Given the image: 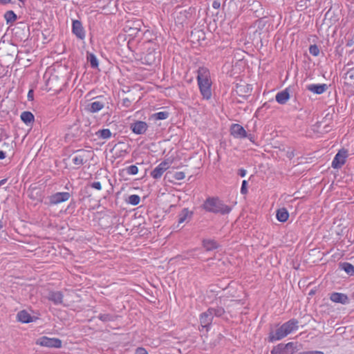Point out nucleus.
Listing matches in <instances>:
<instances>
[{"label":"nucleus","mask_w":354,"mask_h":354,"mask_svg":"<svg viewBox=\"0 0 354 354\" xmlns=\"http://www.w3.org/2000/svg\"><path fill=\"white\" fill-rule=\"evenodd\" d=\"M299 322L296 319H291L283 324L275 332L271 331L268 335V342H274L281 340L295 330L298 329Z\"/></svg>","instance_id":"1"},{"label":"nucleus","mask_w":354,"mask_h":354,"mask_svg":"<svg viewBox=\"0 0 354 354\" xmlns=\"http://www.w3.org/2000/svg\"><path fill=\"white\" fill-rule=\"evenodd\" d=\"M202 207L206 212L222 215L227 214L232 210V207L225 205L218 197L207 198Z\"/></svg>","instance_id":"2"},{"label":"nucleus","mask_w":354,"mask_h":354,"mask_svg":"<svg viewBox=\"0 0 354 354\" xmlns=\"http://www.w3.org/2000/svg\"><path fill=\"white\" fill-rule=\"evenodd\" d=\"M297 350L294 342L287 344L280 343L274 346L270 351L271 354H293Z\"/></svg>","instance_id":"3"},{"label":"nucleus","mask_w":354,"mask_h":354,"mask_svg":"<svg viewBox=\"0 0 354 354\" xmlns=\"http://www.w3.org/2000/svg\"><path fill=\"white\" fill-rule=\"evenodd\" d=\"M36 344L48 348H59L62 347V340L58 338H50L43 336L36 341Z\"/></svg>","instance_id":"4"},{"label":"nucleus","mask_w":354,"mask_h":354,"mask_svg":"<svg viewBox=\"0 0 354 354\" xmlns=\"http://www.w3.org/2000/svg\"><path fill=\"white\" fill-rule=\"evenodd\" d=\"M346 158L347 151L344 149L339 150L332 161V167L334 169L341 168L345 164Z\"/></svg>","instance_id":"5"},{"label":"nucleus","mask_w":354,"mask_h":354,"mask_svg":"<svg viewBox=\"0 0 354 354\" xmlns=\"http://www.w3.org/2000/svg\"><path fill=\"white\" fill-rule=\"evenodd\" d=\"M71 196L69 192H57L49 197V203L51 205H57L67 201Z\"/></svg>","instance_id":"6"},{"label":"nucleus","mask_w":354,"mask_h":354,"mask_svg":"<svg viewBox=\"0 0 354 354\" xmlns=\"http://www.w3.org/2000/svg\"><path fill=\"white\" fill-rule=\"evenodd\" d=\"M170 162L168 160L161 162L156 167H155L151 172V176L154 179H159L162 176L163 173L169 168Z\"/></svg>","instance_id":"7"},{"label":"nucleus","mask_w":354,"mask_h":354,"mask_svg":"<svg viewBox=\"0 0 354 354\" xmlns=\"http://www.w3.org/2000/svg\"><path fill=\"white\" fill-rule=\"evenodd\" d=\"M28 196L36 202H41L44 197L41 188L37 186H30L28 190Z\"/></svg>","instance_id":"8"},{"label":"nucleus","mask_w":354,"mask_h":354,"mask_svg":"<svg viewBox=\"0 0 354 354\" xmlns=\"http://www.w3.org/2000/svg\"><path fill=\"white\" fill-rule=\"evenodd\" d=\"M200 92L204 99L209 100L212 97V81H204L198 82Z\"/></svg>","instance_id":"9"},{"label":"nucleus","mask_w":354,"mask_h":354,"mask_svg":"<svg viewBox=\"0 0 354 354\" xmlns=\"http://www.w3.org/2000/svg\"><path fill=\"white\" fill-rule=\"evenodd\" d=\"M230 134L237 139L245 138L247 136V132L245 129L239 124H232L230 127Z\"/></svg>","instance_id":"10"},{"label":"nucleus","mask_w":354,"mask_h":354,"mask_svg":"<svg viewBox=\"0 0 354 354\" xmlns=\"http://www.w3.org/2000/svg\"><path fill=\"white\" fill-rule=\"evenodd\" d=\"M72 32L80 39H84L85 30L82 24L79 20H73L72 24Z\"/></svg>","instance_id":"11"},{"label":"nucleus","mask_w":354,"mask_h":354,"mask_svg":"<svg viewBox=\"0 0 354 354\" xmlns=\"http://www.w3.org/2000/svg\"><path fill=\"white\" fill-rule=\"evenodd\" d=\"M193 215L194 212L192 211L189 210L188 208H183L178 215L177 227L183 223L189 222L192 220Z\"/></svg>","instance_id":"12"},{"label":"nucleus","mask_w":354,"mask_h":354,"mask_svg":"<svg viewBox=\"0 0 354 354\" xmlns=\"http://www.w3.org/2000/svg\"><path fill=\"white\" fill-rule=\"evenodd\" d=\"M147 128V124L143 121H136L130 124L131 130L137 135L144 134Z\"/></svg>","instance_id":"13"},{"label":"nucleus","mask_w":354,"mask_h":354,"mask_svg":"<svg viewBox=\"0 0 354 354\" xmlns=\"http://www.w3.org/2000/svg\"><path fill=\"white\" fill-rule=\"evenodd\" d=\"M75 153L77 154L73 158L72 161L75 165L80 167L86 162V158L88 157L87 153L89 152L83 149H80L76 151Z\"/></svg>","instance_id":"14"},{"label":"nucleus","mask_w":354,"mask_h":354,"mask_svg":"<svg viewBox=\"0 0 354 354\" xmlns=\"http://www.w3.org/2000/svg\"><path fill=\"white\" fill-rule=\"evenodd\" d=\"M212 319L213 316L211 314V311H209L208 309L200 315L201 325L203 328H205L207 330L211 325Z\"/></svg>","instance_id":"15"},{"label":"nucleus","mask_w":354,"mask_h":354,"mask_svg":"<svg viewBox=\"0 0 354 354\" xmlns=\"http://www.w3.org/2000/svg\"><path fill=\"white\" fill-rule=\"evenodd\" d=\"M306 89L313 93L320 95L324 93L328 89V86L326 84H312L307 85Z\"/></svg>","instance_id":"16"},{"label":"nucleus","mask_w":354,"mask_h":354,"mask_svg":"<svg viewBox=\"0 0 354 354\" xmlns=\"http://www.w3.org/2000/svg\"><path fill=\"white\" fill-rule=\"evenodd\" d=\"M63 297V294L60 291H50L47 297L48 299L55 305L62 304Z\"/></svg>","instance_id":"17"},{"label":"nucleus","mask_w":354,"mask_h":354,"mask_svg":"<svg viewBox=\"0 0 354 354\" xmlns=\"http://www.w3.org/2000/svg\"><path fill=\"white\" fill-rule=\"evenodd\" d=\"M330 299L333 302L339 303L342 304H348L349 301L348 296L344 293L340 292H333L330 295Z\"/></svg>","instance_id":"18"},{"label":"nucleus","mask_w":354,"mask_h":354,"mask_svg":"<svg viewBox=\"0 0 354 354\" xmlns=\"http://www.w3.org/2000/svg\"><path fill=\"white\" fill-rule=\"evenodd\" d=\"M197 82L209 81L210 73L209 71L205 67H200L197 71Z\"/></svg>","instance_id":"19"},{"label":"nucleus","mask_w":354,"mask_h":354,"mask_svg":"<svg viewBox=\"0 0 354 354\" xmlns=\"http://www.w3.org/2000/svg\"><path fill=\"white\" fill-rule=\"evenodd\" d=\"M289 98L290 93L288 88L279 92L275 96L276 101L280 104H286Z\"/></svg>","instance_id":"20"},{"label":"nucleus","mask_w":354,"mask_h":354,"mask_svg":"<svg viewBox=\"0 0 354 354\" xmlns=\"http://www.w3.org/2000/svg\"><path fill=\"white\" fill-rule=\"evenodd\" d=\"M105 103L100 100H97L90 103L88 105V110L91 113H97L104 107Z\"/></svg>","instance_id":"21"},{"label":"nucleus","mask_w":354,"mask_h":354,"mask_svg":"<svg viewBox=\"0 0 354 354\" xmlns=\"http://www.w3.org/2000/svg\"><path fill=\"white\" fill-rule=\"evenodd\" d=\"M18 320L22 323L32 322V317L26 310H21L17 314Z\"/></svg>","instance_id":"22"},{"label":"nucleus","mask_w":354,"mask_h":354,"mask_svg":"<svg viewBox=\"0 0 354 354\" xmlns=\"http://www.w3.org/2000/svg\"><path fill=\"white\" fill-rule=\"evenodd\" d=\"M21 120L27 125L32 123L35 120V116L30 111H24L21 114Z\"/></svg>","instance_id":"23"},{"label":"nucleus","mask_w":354,"mask_h":354,"mask_svg":"<svg viewBox=\"0 0 354 354\" xmlns=\"http://www.w3.org/2000/svg\"><path fill=\"white\" fill-rule=\"evenodd\" d=\"M276 217L279 221L284 223L288 219L289 213L286 208H281L277 211Z\"/></svg>","instance_id":"24"},{"label":"nucleus","mask_w":354,"mask_h":354,"mask_svg":"<svg viewBox=\"0 0 354 354\" xmlns=\"http://www.w3.org/2000/svg\"><path fill=\"white\" fill-rule=\"evenodd\" d=\"M203 246L207 251H211L218 248V244L212 239H205L203 241Z\"/></svg>","instance_id":"25"},{"label":"nucleus","mask_w":354,"mask_h":354,"mask_svg":"<svg viewBox=\"0 0 354 354\" xmlns=\"http://www.w3.org/2000/svg\"><path fill=\"white\" fill-rule=\"evenodd\" d=\"M339 268L344 270L348 275L352 276L354 274V266L348 262L339 263Z\"/></svg>","instance_id":"26"},{"label":"nucleus","mask_w":354,"mask_h":354,"mask_svg":"<svg viewBox=\"0 0 354 354\" xmlns=\"http://www.w3.org/2000/svg\"><path fill=\"white\" fill-rule=\"evenodd\" d=\"M95 135L100 139H109L111 137L112 133L109 129H103L97 131Z\"/></svg>","instance_id":"27"},{"label":"nucleus","mask_w":354,"mask_h":354,"mask_svg":"<svg viewBox=\"0 0 354 354\" xmlns=\"http://www.w3.org/2000/svg\"><path fill=\"white\" fill-rule=\"evenodd\" d=\"M209 311H211L212 315L214 317H220L225 313L224 308L221 306H217L216 308H209Z\"/></svg>","instance_id":"28"},{"label":"nucleus","mask_w":354,"mask_h":354,"mask_svg":"<svg viewBox=\"0 0 354 354\" xmlns=\"http://www.w3.org/2000/svg\"><path fill=\"white\" fill-rule=\"evenodd\" d=\"M98 319L103 322H114L117 319V316L111 314H100Z\"/></svg>","instance_id":"29"},{"label":"nucleus","mask_w":354,"mask_h":354,"mask_svg":"<svg viewBox=\"0 0 354 354\" xmlns=\"http://www.w3.org/2000/svg\"><path fill=\"white\" fill-rule=\"evenodd\" d=\"M169 115V113L167 111H160L156 113H153L151 115V118L156 120H165L168 118Z\"/></svg>","instance_id":"30"},{"label":"nucleus","mask_w":354,"mask_h":354,"mask_svg":"<svg viewBox=\"0 0 354 354\" xmlns=\"http://www.w3.org/2000/svg\"><path fill=\"white\" fill-rule=\"evenodd\" d=\"M4 17L7 24L14 22L17 18V15L12 10L7 11L5 13Z\"/></svg>","instance_id":"31"},{"label":"nucleus","mask_w":354,"mask_h":354,"mask_svg":"<svg viewBox=\"0 0 354 354\" xmlns=\"http://www.w3.org/2000/svg\"><path fill=\"white\" fill-rule=\"evenodd\" d=\"M87 58L90 62L91 68H96L98 67V65H99L98 61H97L96 56L94 54H92V53L88 54Z\"/></svg>","instance_id":"32"},{"label":"nucleus","mask_w":354,"mask_h":354,"mask_svg":"<svg viewBox=\"0 0 354 354\" xmlns=\"http://www.w3.org/2000/svg\"><path fill=\"white\" fill-rule=\"evenodd\" d=\"M140 201V198L138 195L132 194L129 196L127 202L132 205H137Z\"/></svg>","instance_id":"33"},{"label":"nucleus","mask_w":354,"mask_h":354,"mask_svg":"<svg viewBox=\"0 0 354 354\" xmlns=\"http://www.w3.org/2000/svg\"><path fill=\"white\" fill-rule=\"evenodd\" d=\"M146 64L149 65H151L155 63L156 57H155V53H149L147 54L144 58Z\"/></svg>","instance_id":"34"},{"label":"nucleus","mask_w":354,"mask_h":354,"mask_svg":"<svg viewBox=\"0 0 354 354\" xmlns=\"http://www.w3.org/2000/svg\"><path fill=\"white\" fill-rule=\"evenodd\" d=\"M309 53L317 57L319 55L320 50L319 47L316 44L310 45L309 47Z\"/></svg>","instance_id":"35"},{"label":"nucleus","mask_w":354,"mask_h":354,"mask_svg":"<svg viewBox=\"0 0 354 354\" xmlns=\"http://www.w3.org/2000/svg\"><path fill=\"white\" fill-rule=\"evenodd\" d=\"M126 171L129 175H136L138 173V168L136 165H131L126 168Z\"/></svg>","instance_id":"36"},{"label":"nucleus","mask_w":354,"mask_h":354,"mask_svg":"<svg viewBox=\"0 0 354 354\" xmlns=\"http://www.w3.org/2000/svg\"><path fill=\"white\" fill-rule=\"evenodd\" d=\"M248 181L245 180H243L242 181L241 187V193L242 194H246L248 193Z\"/></svg>","instance_id":"37"},{"label":"nucleus","mask_w":354,"mask_h":354,"mask_svg":"<svg viewBox=\"0 0 354 354\" xmlns=\"http://www.w3.org/2000/svg\"><path fill=\"white\" fill-rule=\"evenodd\" d=\"M174 177L176 180H180L185 178V174L183 171H177L174 174Z\"/></svg>","instance_id":"38"},{"label":"nucleus","mask_w":354,"mask_h":354,"mask_svg":"<svg viewBox=\"0 0 354 354\" xmlns=\"http://www.w3.org/2000/svg\"><path fill=\"white\" fill-rule=\"evenodd\" d=\"M90 186L91 187L93 188V189H97V190H101L102 189V185L100 183V182H93V183H91L90 184Z\"/></svg>","instance_id":"39"},{"label":"nucleus","mask_w":354,"mask_h":354,"mask_svg":"<svg viewBox=\"0 0 354 354\" xmlns=\"http://www.w3.org/2000/svg\"><path fill=\"white\" fill-rule=\"evenodd\" d=\"M346 76L347 78L350 80H354V68H351L347 71L346 73Z\"/></svg>","instance_id":"40"},{"label":"nucleus","mask_w":354,"mask_h":354,"mask_svg":"<svg viewBox=\"0 0 354 354\" xmlns=\"http://www.w3.org/2000/svg\"><path fill=\"white\" fill-rule=\"evenodd\" d=\"M135 354H148L145 348L139 347L136 348Z\"/></svg>","instance_id":"41"},{"label":"nucleus","mask_w":354,"mask_h":354,"mask_svg":"<svg viewBox=\"0 0 354 354\" xmlns=\"http://www.w3.org/2000/svg\"><path fill=\"white\" fill-rule=\"evenodd\" d=\"M286 156L289 159H292L295 157V150L294 149H289L287 151Z\"/></svg>","instance_id":"42"},{"label":"nucleus","mask_w":354,"mask_h":354,"mask_svg":"<svg viewBox=\"0 0 354 354\" xmlns=\"http://www.w3.org/2000/svg\"><path fill=\"white\" fill-rule=\"evenodd\" d=\"M298 354H324L322 351H304Z\"/></svg>","instance_id":"43"},{"label":"nucleus","mask_w":354,"mask_h":354,"mask_svg":"<svg viewBox=\"0 0 354 354\" xmlns=\"http://www.w3.org/2000/svg\"><path fill=\"white\" fill-rule=\"evenodd\" d=\"M131 103V100L127 97L122 100V105L127 108L130 106Z\"/></svg>","instance_id":"44"},{"label":"nucleus","mask_w":354,"mask_h":354,"mask_svg":"<svg viewBox=\"0 0 354 354\" xmlns=\"http://www.w3.org/2000/svg\"><path fill=\"white\" fill-rule=\"evenodd\" d=\"M27 97L28 101H32L34 100V91L32 89L28 91Z\"/></svg>","instance_id":"45"},{"label":"nucleus","mask_w":354,"mask_h":354,"mask_svg":"<svg viewBox=\"0 0 354 354\" xmlns=\"http://www.w3.org/2000/svg\"><path fill=\"white\" fill-rule=\"evenodd\" d=\"M221 7V3L218 0H214L212 3V8L214 9H218Z\"/></svg>","instance_id":"46"},{"label":"nucleus","mask_w":354,"mask_h":354,"mask_svg":"<svg viewBox=\"0 0 354 354\" xmlns=\"http://www.w3.org/2000/svg\"><path fill=\"white\" fill-rule=\"evenodd\" d=\"M247 174V171L245 169H239L238 170V175H239L241 177H245V176Z\"/></svg>","instance_id":"47"},{"label":"nucleus","mask_w":354,"mask_h":354,"mask_svg":"<svg viewBox=\"0 0 354 354\" xmlns=\"http://www.w3.org/2000/svg\"><path fill=\"white\" fill-rule=\"evenodd\" d=\"M246 138H248L251 142H254V135H252V134L248 135L247 133Z\"/></svg>","instance_id":"48"},{"label":"nucleus","mask_w":354,"mask_h":354,"mask_svg":"<svg viewBox=\"0 0 354 354\" xmlns=\"http://www.w3.org/2000/svg\"><path fill=\"white\" fill-rule=\"evenodd\" d=\"M6 158V153L3 151H0V160H3Z\"/></svg>","instance_id":"49"},{"label":"nucleus","mask_w":354,"mask_h":354,"mask_svg":"<svg viewBox=\"0 0 354 354\" xmlns=\"http://www.w3.org/2000/svg\"><path fill=\"white\" fill-rule=\"evenodd\" d=\"M11 0H0V3L6 4L10 3Z\"/></svg>","instance_id":"50"},{"label":"nucleus","mask_w":354,"mask_h":354,"mask_svg":"<svg viewBox=\"0 0 354 354\" xmlns=\"http://www.w3.org/2000/svg\"><path fill=\"white\" fill-rule=\"evenodd\" d=\"M6 179H3L1 180H0V186L3 185L6 182Z\"/></svg>","instance_id":"51"},{"label":"nucleus","mask_w":354,"mask_h":354,"mask_svg":"<svg viewBox=\"0 0 354 354\" xmlns=\"http://www.w3.org/2000/svg\"><path fill=\"white\" fill-rule=\"evenodd\" d=\"M74 127H76L77 129H78V128H79L78 125L76 123H75L74 125L72 127V128H74Z\"/></svg>","instance_id":"52"},{"label":"nucleus","mask_w":354,"mask_h":354,"mask_svg":"<svg viewBox=\"0 0 354 354\" xmlns=\"http://www.w3.org/2000/svg\"><path fill=\"white\" fill-rule=\"evenodd\" d=\"M20 2L24 3L26 0H19Z\"/></svg>","instance_id":"53"},{"label":"nucleus","mask_w":354,"mask_h":354,"mask_svg":"<svg viewBox=\"0 0 354 354\" xmlns=\"http://www.w3.org/2000/svg\"><path fill=\"white\" fill-rule=\"evenodd\" d=\"M102 97V96L97 97V99H101Z\"/></svg>","instance_id":"54"}]
</instances>
